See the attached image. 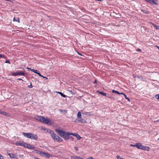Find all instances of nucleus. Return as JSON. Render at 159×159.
<instances>
[{
  "label": "nucleus",
  "mask_w": 159,
  "mask_h": 159,
  "mask_svg": "<svg viewBox=\"0 0 159 159\" xmlns=\"http://www.w3.org/2000/svg\"><path fill=\"white\" fill-rule=\"evenodd\" d=\"M55 131L59 136L65 139L66 140L69 139V134H70L69 132H65L58 129H56Z\"/></svg>",
  "instance_id": "1"
},
{
  "label": "nucleus",
  "mask_w": 159,
  "mask_h": 159,
  "mask_svg": "<svg viewBox=\"0 0 159 159\" xmlns=\"http://www.w3.org/2000/svg\"><path fill=\"white\" fill-rule=\"evenodd\" d=\"M22 134L24 136L31 139L35 140L38 139V136L36 134H33L32 133H26L23 132Z\"/></svg>",
  "instance_id": "2"
},
{
  "label": "nucleus",
  "mask_w": 159,
  "mask_h": 159,
  "mask_svg": "<svg viewBox=\"0 0 159 159\" xmlns=\"http://www.w3.org/2000/svg\"><path fill=\"white\" fill-rule=\"evenodd\" d=\"M49 133L50 134L51 136L54 141L57 142H61L62 141V139L58 135H56L52 131L50 130Z\"/></svg>",
  "instance_id": "3"
},
{
  "label": "nucleus",
  "mask_w": 159,
  "mask_h": 159,
  "mask_svg": "<svg viewBox=\"0 0 159 159\" xmlns=\"http://www.w3.org/2000/svg\"><path fill=\"white\" fill-rule=\"evenodd\" d=\"M138 148L143 150L148 151L150 149V148L148 146L142 145L140 143H138Z\"/></svg>",
  "instance_id": "4"
},
{
  "label": "nucleus",
  "mask_w": 159,
  "mask_h": 159,
  "mask_svg": "<svg viewBox=\"0 0 159 159\" xmlns=\"http://www.w3.org/2000/svg\"><path fill=\"white\" fill-rule=\"evenodd\" d=\"M11 75L13 76H17L18 75L24 76L25 75V74L24 72L17 71V72L12 73H11Z\"/></svg>",
  "instance_id": "5"
},
{
  "label": "nucleus",
  "mask_w": 159,
  "mask_h": 159,
  "mask_svg": "<svg viewBox=\"0 0 159 159\" xmlns=\"http://www.w3.org/2000/svg\"><path fill=\"white\" fill-rule=\"evenodd\" d=\"M35 118L37 120L40 121L41 122H43L44 120V117L41 116H37L35 117Z\"/></svg>",
  "instance_id": "6"
},
{
  "label": "nucleus",
  "mask_w": 159,
  "mask_h": 159,
  "mask_svg": "<svg viewBox=\"0 0 159 159\" xmlns=\"http://www.w3.org/2000/svg\"><path fill=\"white\" fill-rule=\"evenodd\" d=\"M43 122L49 125H52L51 120L48 118L45 119L44 118V120Z\"/></svg>",
  "instance_id": "7"
},
{
  "label": "nucleus",
  "mask_w": 159,
  "mask_h": 159,
  "mask_svg": "<svg viewBox=\"0 0 159 159\" xmlns=\"http://www.w3.org/2000/svg\"><path fill=\"white\" fill-rule=\"evenodd\" d=\"M69 134V135H72L73 136H75L77 138L78 140H80L81 138V137H80L77 133H70V134Z\"/></svg>",
  "instance_id": "8"
},
{
  "label": "nucleus",
  "mask_w": 159,
  "mask_h": 159,
  "mask_svg": "<svg viewBox=\"0 0 159 159\" xmlns=\"http://www.w3.org/2000/svg\"><path fill=\"white\" fill-rule=\"evenodd\" d=\"M42 155L47 158H49L50 157V155L48 153L45 152L42 153Z\"/></svg>",
  "instance_id": "9"
},
{
  "label": "nucleus",
  "mask_w": 159,
  "mask_h": 159,
  "mask_svg": "<svg viewBox=\"0 0 159 159\" xmlns=\"http://www.w3.org/2000/svg\"><path fill=\"white\" fill-rule=\"evenodd\" d=\"M80 118V119H79L78 120V121L79 122L82 123H86V121L85 120V119H82L81 118Z\"/></svg>",
  "instance_id": "10"
},
{
  "label": "nucleus",
  "mask_w": 159,
  "mask_h": 159,
  "mask_svg": "<svg viewBox=\"0 0 159 159\" xmlns=\"http://www.w3.org/2000/svg\"><path fill=\"white\" fill-rule=\"evenodd\" d=\"M97 93H99V94L104 96H107V94L106 93H104L102 91H97Z\"/></svg>",
  "instance_id": "11"
},
{
  "label": "nucleus",
  "mask_w": 159,
  "mask_h": 159,
  "mask_svg": "<svg viewBox=\"0 0 159 159\" xmlns=\"http://www.w3.org/2000/svg\"><path fill=\"white\" fill-rule=\"evenodd\" d=\"M24 143H21L20 142H18L16 143V144L17 145L20 146H23Z\"/></svg>",
  "instance_id": "12"
},
{
  "label": "nucleus",
  "mask_w": 159,
  "mask_h": 159,
  "mask_svg": "<svg viewBox=\"0 0 159 159\" xmlns=\"http://www.w3.org/2000/svg\"><path fill=\"white\" fill-rule=\"evenodd\" d=\"M30 144H29L27 143H24L23 146H24L25 148H28L30 146Z\"/></svg>",
  "instance_id": "13"
},
{
  "label": "nucleus",
  "mask_w": 159,
  "mask_h": 159,
  "mask_svg": "<svg viewBox=\"0 0 159 159\" xmlns=\"http://www.w3.org/2000/svg\"><path fill=\"white\" fill-rule=\"evenodd\" d=\"M8 154L11 158H15V156L12 153H8Z\"/></svg>",
  "instance_id": "14"
},
{
  "label": "nucleus",
  "mask_w": 159,
  "mask_h": 159,
  "mask_svg": "<svg viewBox=\"0 0 159 159\" xmlns=\"http://www.w3.org/2000/svg\"><path fill=\"white\" fill-rule=\"evenodd\" d=\"M152 25L154 27L156 28V29H157V30L159 29V26H158L155 24H153V23L152 24Z\"/></svg>",
  "instance_id": "15"
},
{
  "label": "nucleus",
  "mask_w": 159,
  "mask_h": 159,
  "mask_svg": "<svg viewBox=\"0 0 159 159\" xmlns=\"http://www.w3.org/2000/svg\"><path fill=\"white\" fill-rule=\"evenodd\" d=\"M141 10L145 14H149V12H148L147 10L145 9H141Z\"/></svg>",
  "instance_id": "16"
},
{
  "label": "nucleus",
  "mask_w": 159,
  "mask_h": 159,
  "mask_svg": "<svg viewBox=\"0 0 159 159\" xmlns=\"http://www.w3.org/2000/svg\"><path fill=\"white\" fill-rule=\"evenodd\" d=\"M30 69V70L31 71H32L34 72V73L36 74H37V73H38V71L37 70H34V69Z\"/></svg>",
  "instance_id": "17"
},
{
  "label": "nucleus",
  "mask_w": 159,
  "mask_h": 159,
  "mask_svg": "<svg viewBox=\"0 0 159 159\" xmlns=\"http://www.w3.org/2000/svg\"><path fill=\"white\" fill-rule=\"evenodd\" d=\"M35 148V147L30 144V146L29 147L28 149H34Z\"/></svg>",
  "instance_id": "18"
},
{
  "label": "nucleus",
  "mask_w": 159,
  "mask_h": 159,
  "mask_svg": "<svg viewBox=\"0 0 159 159\" xmlns=\"http://www.w3.org/2000/svg\"><path fill=\"white\" fill-rule=\"evenodd\" d=\"M57 93H58L59 94H60L61 96L62 97H63L64 98H65L66 97V95H65V94H63L61 92H57Z\"/></svg>",
  "instance_id": "19"
},
{
  "label": "nucleus",
  "mask_w": 159,
  "mask_h": 159,
  "mask_svg": "<svg viewBox=\"0 0 159 159\" xmlns=\"http://www.w3.org/2000/svg\"><path fill=\"white\" fill-rule=\"evenodd\" d=\"M77 117L79 118H81V114L80 112H78L77 114Z\"/></svg>",
  "instance_id": "20"
},
{
  "label": "nucleus",
  "mask_w": 159,
  "mask_h": 159,
  "mask_svg": "<svg viewBox=\"0 0 159 159\" xmlns=\"http://www.w3.org/2000/svg\"><path fill=\"white\" fill-rule=\"evenodd\" d=\"M112 92L113 93H116V94H120V92H119L118 91H116V90H112Z\"/></svg>",
  "instance_id": "21"
},
{
  "label": "nucleus",
  "mask_w": 159,
  "mask_h": 159,
  "mask_svg": "<svg viewBox=\"0 0 159 159\" xmlns=\"http://www.w3.org/2000/svg\"><path fill=\"white\" fill-rule=\"evenodd\" d=\"M138 143H137L135 145L131 144L130 145V146L132 147H137V148H138Z\"/></svg>",
  "instance_id": "22"
},
{
  "label": "nucleus",
  "mask_w": 159,
  "mask_h": 159,
  "mask_svg": "<svg viewBox=\"0 0 159 159\" xmlns=\"http://www.w3.org/2000/svg\"><path fill=\"white\" fill-rule=\"evenodd\" d=\"M78 158H79V157L78 156H73L71 157V159H78Z\"/></svg>",
  "instance_id": "23"
},
{
  "label": "nucleus",
  "mask_w": 159,
  "mask_h": 159,
  "mask_svg": "<svg viewBox=\"0 0 159 159\" xmlns=\"http://www.w3.org/2000/svg\"><path fill=\"white\" fill-rule=\"evenodd\" d=\"M124 96L125 97V98L129 102L130 101V100L129 98L127 97L126 95V94L124 95Z\"/></svg>",
  "instance_id": "24"
},
{
  "label": "nucleus",
  "mask_w": 159,
  "mask_h": 159,
  "mask_svg": "<svg viewBox=\"0 0 159 159\" xmlns=\"http://www.w3.org/2000/svg\"><path fill=\"white\" fill-rule=\"evenodd\" d=\"M59 111L61 112H62V113H64L66 111L64 110H61V109H59Z\"/></svg>",
  "instance_id": "25"
},
{
  "label": "nucleus",
  "mask_w": 159,
  "mask_h": 159,
  "mask_svg": "<svg viewBox=\"0 0 159 159\" xmlns=\"http://www.w3.org/2000/svg\"><path fill=\"white\" fill-rule=\"evenodd\" d=\"M1 114H2L3 115H4V116L7 115V113L6 112L2 111V113H1Z\"/></svg>",
  "instance_id": "26"
},
{
  "label": "nucleus",
  "mask_w": 159,
  "mask_h": 159,
  "mask_svg": "<svg viewBox=\"0 0 159 159\" xmlns=\"http://www.w3.org/2000/svg\"><path fill=\"white\" fill-rule=\"evenodd\" d=\"M156 98L157 99L159 100V94H157L156 95Z\"/></svg>",
  "instance_id": "27"
},
{
  "label": "nucleus",
  "mask_w": 159,
  "mask_h": 159,
  "mask_svg": "<svg viewBox=\"0 0 159 159\" xmlns=\"http://www.w3.org/2000/svg\"><path fill=\"white\" fill-rule=\"evenodd\" d=\"M116 158L117 159H122V158H121L119 156L117 155L116 156Z\"/></svg>",
  "instance_id": "28"
},
{
  "label": "nucleus",
  "mask_w": 159,
  "mask_h": 159,
  "mask_svg": "<svg viewBox=\"0 0 159 159\" xmlns=\"http://www.w3.org/2000/svg\"><path fill=\"white\" fill-rule=\"evenodd\" d=\"M133 77L134 78H139V76H137V75H133Z\"/></svg>",
  "instance_id": "29"
},
{
  "label": "nucleus",
  "mask_w": 159,
  "mask_h": 159,
  "mask_svg": "<svg viewBox=\"0 0 159 159\" xmlns=\"http://www.w3.org/2000/svg\"><path fill=\"white\" fill-rule=\"evenodd\" d=\"M28 87L30 88H31L33 87V86H32V84L31 83H30V85L28 86Z\"/></svg>",
  "instance_id": "30"
},
{
  "label": "nucleus",
  "mask_w": 159,
  "mask_h": 159,
  "mask_svg": "<svg viewBox=\"0 0 159 159\" xmlns=\"http://www.w3.org/2000/svg\"><path fill=\"white\" fill-rule=\"evenodd\" d=\"M0 159H3V156L0 154Z\"/></svg>",
  "instance_id": "31"
},
{
  "label": "nucleus",
  "mask_w": 159,
  "mask_h": 159,
  "mask_svg": "<svg viewBox=\"0 0 159 159\" xmlns=\"http://www.w3.org/2000/svg\"><path fill=\"white\" fill-rule=\"evenodd\" d=\"M4 57V56L2 55V54H0V58H3V57Z\"/></svg>",
  "instance_id": "32"
},
{
  "label": "nucleus",
  "mask_w": 159,
  "mask_h": 159,
  "mask_svg": "<svg viewBox=\"0 0 159 159\" xmlns=\"http://www.w3.org/2000/svg\"><path fill=\"white\" fill-rule=\"evenodd\" d=\"M86 115H87L88 114H89V115H90V112H85V113H84Z\"/></svg>",
  "instance_id": "33"
},
{
  "label": "nucleus",
  "mask_w": 159,
  "mask_h": 159,
  "mask_svg": "<svg viewBox=\"0 0 159 159\" xmlns=\"http://www.w3.org/2000/svg\"><path fill=\"white\" fill-rule=\"evenodd\" d=\"M69 138L71 140H72V141H73L74 140V138L72 137H69Z\"/></svg>",
  "instance_id": "34"
},
{
  "label": "nucleus",
  "mask_w": 159,
  "mask_h": 159,
  "mask_svg": "<svg viewBox=\"0 0 159 159\" xmlns=\"http://www.w3.org/2000/svg\"><path fill=\"white\" fill-rule=\"evenodd\" d=\"M108 98H111V99H114V98L112 97H111V96H108Z\"/></svg>",
  "instance_id": "35"
},
{
  "label": "nucleus",
  "mask_w": 159,
  "mask_h": 159,
  "mask_svg": "<svg viewBox=\"0 0 159 159\" xmlns=\"http://www.w3.org/2000/svg\"><path fill=\"white\" fill-rule=\"evenodd\" d=\"M6 63H10V62L9 60H6L5 62Z\"/></svg>",
  "instance_id": "36"
},
{
  "label": "nucleus",
  "mask_w": 159,
  "mask_h": 159,
  "mask_svg": "<svg viewBox=\"0 0 159 159\" xmlns=\"http://www.w3.org/2000/svg\"><path fill=\"white\" fill-rule=\"evenodd\" d=\"M37 74H38L39 76L41 77L43 76V75H41L38 72V73H37Z\"/></svg>",
  "instance_id": "37"
},
{
  "label": "nucleus",
  "mask_w": 159,
  "mask_h": 159,
  "mask_svg": "<svg viewBox=\"0 0 159 159\" xmlns=\"http://www.w3.org/2000/svg\"><path fill=\"white\" fill-rule=\"evenodd\" d=\"M19 21V18H17L16 19V20H15V21H17H17Z\"/></svg>",
  "instance_id": "38"
},
{
  "label": "nucleus",
  "mask_w": 159,
  "mask_h": 159,
  "mask_svg": "<svg viewBox=\"0 0 159 159\" xmlns=\"http://www.w3.org/2000/svg\"><path fill=\"white\" fill-rule=\"evenodd\" d=\"M138 52H140L141 51V50L140 49H138L137 50Z\"/></svg>",
  "instance_id": "39"
},
{
  "label": "nucleus",
  "mask_w": 159,
  "mask_h": 159,
  "mask_svg": "<svg viewBox=\"0 0 159 159\" xmlns=\"http://www.w3.org/2000/svg\"><path fill=\"white\" fill-rule=\"evenodd\" d=\"M75 148V150H76V151H77L78 149V148L77 147H75L74 148Z\"/></svg>",
  "instance_id": "40"
},
{
  "label": "nucleus",
  "mask_w": 159,
  "mask_h": 159,
  "mask_svg": "<svg viewBox=\"0 0 159 159\" xmlns=\"http://www.w3.org/2000/svg\"><path fill=\"white\" fill-rule=\"evenodd\" d=\"M119 94H122V95H123L124 96V95H125V94L124 93H120Z\"/></svg>",
  "instance_id": "41"
},
{
  "label": "nucleus",
  "mask_w": 159,
  "mask_h": 159,
  "mask_svg": "<svg viewBox=\"0 0 159 159\" xmlns=\"http://www.w3.org/2000/svg\"><path fill=\"white\" fill-rule=\"evenodd\" d=\"M42 77H43V78H46V79H48V78H47V77H45V76H42Z\"/></svg>",
  "instance_id": "42"
},
{
  "label": "nucleus",
  "mask_w": 159,
  "mask_h": 159,
  "mask_svg": "<svg viewBox=\"0 0 159 159\" xmlns=\"http://www.w3.org/2000/svg\"><path fill=\"white\" fill-rule=\"evenodd\" d=\"M17 80H22V81H23L22 79H20V78H18L17 79Z\"/></svg>",
  "instance_id": "43"
},
{
  "label": "nucleus",
  "mask_w": 159,
  "mask_h": 159,
  "mask_svg": "<svg viewBox=\"0 0 159 159\" xmlns=\"http://www.w3.org/2000/svg\"><path fill=\"white\" fill-rule=\"evenodd\" d=\"M16 20V19H15V17H14V18H13V21H15V20Z\"/></svg>",
  "instance_id": "44"
},
{
  "label": "nucleus",
  "mask_w": 159,
  "mask_h": 159,
  "mask_svg": "<svg viewBox=\"0 0 159 159\" xmlns=\"http://www.w3.org/2000/svg\"><path fill=\"white\" fill-rule=\"evenodd\" d=\"M34 159H39V158H38L36 157H34Z\"/></svg>",
  "instance_id": "45"
},
{
  "label": "nucleus",
  "mask_w": 159,
  "mask_h": 159,
  "mask_svg": "<svg viewBox=\"0 0 159 159\" xmlns=\"http://www.w3.org/2000/svg\"><path fill=\"white\" fill-rule=\"evenodd\" d=\"M94 83H97V81H96V80H95Z\"/></svg>",
  "instance_id": "46"
},
{
  "label": "nucleus",
  "mask_w": 159,
  "mask_h": 159,
  "mask_svg": "<svg viewBox=\"0 0 159 159\" xmlns=\"http://www.w3.org/2000/svg\"><path fill=\"white\" fill-rule=\"evenodd\" d=\"M2 111L1 110H0V114H1V113H2Z\"/></svg>",
  "instance_id": "47"
},
{
  "label": "nucleus",
  "mask_w": 159,
  "mask_h": 159,
  "mask_svg": "<svg viewBox=\"0 0 159 159\" xmlns=\"http://www.w3.org/2000/svg\"><path fill=\"white\" fill-rule=\"evenodd\" d=\"M156 47H157V48H158L159 49V47L157 46H156Z\"/></svg>",
  "instance_id": "48"
},
{
  "label": "nucleus",
  "mask_w": 159,
  "mask_h": 159,
  "mask_svg": "<svg viewBox=\"0 0 159 159\" xmlns=\"http://www.w3.org/2000/svg\"><path fill=\"white\" fill-rule=\"evenodd\" d=\"M27 69H29V70H30V68H29L28 67H27Z\"/></svg>",
  "instance_id": "49"
},
{
  "label": "nucleus",
  "mask_w": 159,
  "mask_h": 159,
  "mask_svg": "<svg viewBox=\"0 0 159 159\" xmlns=\"http://www.w3.org/2000/svg\"><path fill=\"white\" fill-rule=\"evenodd\" d=\"M79 54L80 55H81V54H80V53H79Z\"/></svg>",
  "instance_id": "50"
},
{
  "label": "nucleus",
  "mask_w": 159,
  "mask_h": 159,
  "mask_svg": "<svg viewBox=\"0 0 159 159\" xmlns=\"http://www.w3.org/2000/svg\"><path fill=\"white\" fill-rule=\"evenodd\" d=\"M158 140H159V138L158 139Z\"/></svg>",
  "instance_id": "51"
}]
</instances>
